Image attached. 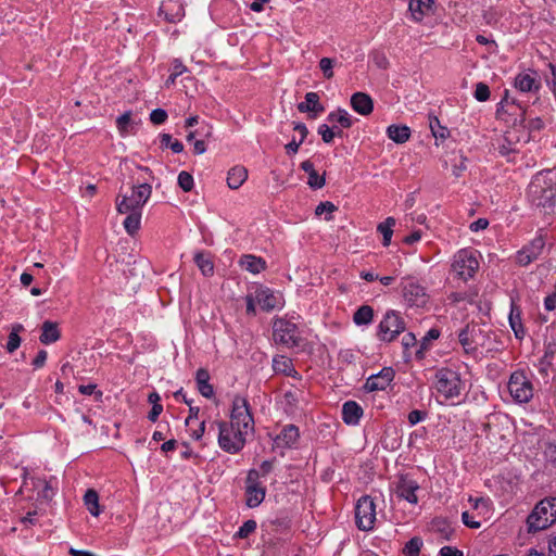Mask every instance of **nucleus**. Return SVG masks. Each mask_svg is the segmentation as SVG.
I'll return each instance as SVG.
<instances>
[{
  "instance_id": "20e7f679",
  "label": "nucleus",
  "mask_w": 556,
  "mask_h": 556,
  "mask_svg": "<svg viewBox=\"0 0 556 556\" xmlns=\"http://www.w3.org/2000/svg\"><path fill=\"white\" fill-rule=\"evenodd\" d=\"M152 193V187L148 182H140L132 186L130 194L118 195L116 199V210L119 214H126L129 211H142Z\"/></svg>"
},
{
  "instance_id": "f3484780",
  "label": "nucleus",
  "mask_w": 556,
  "mask_h": 556,
  "mask_svg": "<svg viewBox=\"0 0 556 556\" xmlns=\"http://www.w3.org/2000/svg\"><path fill=\"white\" fill-rule=\"evenodd\" d=\"M394 376L395 372L391 367H384L378 374L368 377L364 388L369 392L383 391L391 384Z\"/></svg>"
},
{
  "instance_id": "a878e982",
  "label": "nucleus",
  "mask_w": 556,
  "mask_h": 556,
  "mask_svg": "<svg viewBox=\"0 0 556 556\" xmlns=\"http://www.w3.org/2000/svg\"><path fill=\"white\" fill-rule=\"evenodd\" d=\"M61 338V332L56 323L51 320L43 321L39 340L42 344H51Z\"/></svg>"
},
{
  "instance_id": "393cba45",
  "label": "nucleus",
  "mask_w": 556,
  "mask_h": 556,
  "mask_svg": "<svg viewBox=\"0 0 556 556\" xmlns=\"http://www.w3.org/2000/svg\"><path fill=\"white\" fill-rule=\"evenodd\" d=\"M362 406L355 401H348L342 406V420L350 426L358 425L363 416Z\"/></svg>"
},
{
  "instance_id": "4be33fe9",
  "label": "nucleus",
  "mask_w": 556,
  "mask_h": 556,
  "mask_svg": "<svg viewBox=\"0 0 556 556\" xmlns=\"http://www.w3.org/2000/svg\"><path fill=\"white\" fill-rule=\"evenodd\" d=\"M298 110L301 113H312V117H317L325 111V106L320 103V98L317 92H307L305 101L298 104Z\"/></svg>"
},
{
  "instance_id": "aec40b11",
  "label": "nucleus",
  "mask_w": 556,
  "mask_h": 556,
  "mask_svg": "<svg viewBox=\"0 0 556 556\" xmlns=\"http://www.w3.org/2000/svg\"><path fill=\"white\" fill-rule=\"evenodd\" d=\"M408 12L414 22L420 23L426 16L433 14L434 0H409Z\"/></svg>"
},
{
  "instance_id": "13d9d810",
  "label": "nucleus",
  "mask_w": 556,
  "mask_h": 556,
  "mask_svg": "<svg viewBox=\"0 0 556 556\" xmlns=\"http://www.w3.org/2000/svg\"><path fill=\"white\" fill-rule=\"evenodd\" d=\"M462 520L465 526L471 529H478L481 526V523L479 521H476L475 518L468 511H464L462 514Z\"/></svg>"
},
{
  "instance_id": "f257e3e1",
  "label": "nucleus",
  "mask_w": 556,
  "mask_h": 556,
  "mask_svg": "<svg viewBox=\"0 0 556 556\" xmlns=\"http://www.w3.org/2000/svg\"><path fill=\"white\" fill-rule=\"evenodd\" d=\"M458 340L466 354H473L478 348L492 350L495 333L478 324H467L458 333Z\"/></svg>"
},
{
  "instance_id": "dca6fc26",
  "label": "nucleus",
  "mask_w": 556,
  "mask_h": 556,
  "mask_svg": "<svg viewBox=\"0 0 556 556\" xmlns=\"http://www.w3.org/2000/svg\"><path fill=\"white\" fill-rule=\"evenodd\" d=\"M418 490L419 484L416 480L405 475L399 477L395 488L397 497L415 505L418 503V496L416 494Z\"/></svg>"
},
{
  "instance_id": "de8ad7c7",
  "label": "nucleus",
  "mask_w": 556,
  "mask_h": 556,
  "mask_svg": "<svg viewBox=\"0 0 556 556\" xmlns=\"http://www.w3.org/2000/svg\"><path fill=\"white\" fill-rule=\"evenodd\" d=\"M334 211H337V206L333 203L326 201V202H320L316 206L315 214L317 216H320L324 213H328L329 215L326 216V220H331L332 219L331 213H333Z\"/></svg>"
},
{
  "instance_id": "cd10ccee",
  "label": "nucleus",
  "mask_w": 556,
  "mask_h": 556,
  "mask_svg": "<svg viewBox=\"0 0 556 556\" xmlns=\"http://www.w3.org/2000/svg\"><path fill=\"white\" fill-rule=\"evenodd\" d=\"M508 320L515 337L519 340H522L525 338L526 330L521 321V309L519 306L511 304Z\"/></svg>"
},
{
  "instance_id": "1a4fd4ad",
  "label": "nucleus",
  "mask_w": 556,
  "mask_h": 556,
  "mask_svg": "<svg viewBox=\"0 0 556 556\" xmlns=\"http://www.w3.org/2000/svg\"><path fill=\"white\" fill-rule=\"evenodd\" d=\"M273 336L276 343L287 348L300 346L301 337L298 326L285 318H277L273 324Z\"/></svg>"
},
{
  "instance_id": "4d7b16f0",
  "label": "nucleus",
  "mask_w": 556,
  "mask_h": 556,
  "mask_svg": "<svg viewBox=\"0 0 556 556\" xmlns=\"http://www.w3.org/2000/svg\"><path fill=\"white\" fill-rule=\"evenodd\" d=\"M274 463H275V459L262 462V464L260 465V469L257 470V473H260V479L262 477H266L267 475H269L273 471Z\"/></svg>"
},
{
  "instance_id": "4c0bfd02",
  "label": "nucleus",
  "mask_w": 556,
  "mask_h": 556,
  "mask_svg": "<svg viewBox=\"0 0 556 556\" xmlns=\"http://www.w3.org/2000/svg\"><path fill=\"white\" fill-rule=\"evenodd\" d=\"M374 319V309L369 305H362L353 315L357 326L369 325Z\"/></svg>"
},
{
  "instance_id": "ddd939ff",
  "label": "nucleus",
  "mask_w": 556,
  "mask_h": 556,
  "mask_svg": "<svg viewBox=\"0 0 556 556\" xmlns=\"http://www.w3.org/2000/svg\"><path fill=\"white\" fill-rule=\"evenodd\" d=\"M266 495V488L260 480L257 469H250L245 478V504L250 508L261 505Z\"/></svg>"
},
{
  "instance_id": "603ef678",
  "label": "nucleus",
  "mask_w": 556,
  "mask_h": 556,
  "mask_svg": "<svg viewBox=\"0 0 556 556\" xmlns=\"http://www.w3.org/2000/svg\"><path fill=\"white\" fill-rule=\"evenodd\" d=\"M167 119V113L163 109H155L150 113V121L155 125H161Z\"/></svg>"
},
{
  "instance_id": "c9c22d12",
  "label": "nucleus",
  "mask_w": 556,
  "mask_h": 556,
  "mask_svg": "<svg viewBox=\"0 0 556 556\" xmlns=\"http://www.w3.org/2000/svg\"><path fill=\"white\" fill-rule=\"evenodd\" d=\"M84 504L92 516L98 517L100 515L99 495L96 490L88 489L86 491L84 495Z\"/></svg>"
},
{
  "instance_id": "39448f33",
  "label": "nucleus",
  "mask_w": 556,
  "mask_h": 556,
  "mask_svg": "<svg viewBox=\"0 0 556 556\" xmlns=\"http://www.w3.org/2000/svg\"><path fill=\"white\" fill-rule=\"evenodd\" d=\"M218 426V445L219 447L229 454H237L241 452L247 444L248 433L236 429L230 426L228 421H217Z\"/></svg>"
},
{
  "instance_id": "c03bdc74",
  "label": "nucleus",
  "mask_w": 556,
  "mask_h": 556,
  "mask_svg": "<svg viewBox=\"0 0 556 556\" xmlns=\"http://www.w3.org/2000/svg\"><path fill=\"white\" fill-rule=\"evenodd\" d=\"M256 521L253 519H249L243 522V525L236 532V536L239 539H247L250 534H252L256 530Z\"/></svg>"
},
{
  "instance_id": "bf43d9fd",
  "label": "nucleus",
  "mask_w": 556,
  "mask_h": 556,
  "mask_svg": "<svg viewBox=\"0 0 556 556\" xmlns=\"http://www.w3.org/2000/svg\"><path fill=\"white\" fill-rule=\"evenodd\" d=\"M508 104H516V100L514 98L509 97L508 90H505L504 97L502 98L501 102L497 104L496 114L500 115L502 111L504 110L505 105Z\"/></svg>"
},
{
  "instance_id": "6ab92c4d",
  "label": "nucleus",
  "mask_w": 556,
  "mask_h": 556,
  "mask_svg": "<svg viewBox=\"0 0 556 556\" xmlns=\"http://www.w3.org/2000/svg\"><path fill=\"white\" fill-rule=\"evenodd\" d=\"M256 303L265 312H270L281 305V296L266 287H258L255 290Z\"/></svg>"
},
{
  "instance_id": "f8f14e48",
  "label": "nucleus",
  "mask_w": 556,
  "mask_h": 556,
  "mask_svg": "<svg viewBox=\"0 0 556 556\" xmlns=\"http://www.w3.org/2000/svg\"><path fill=\"white\" fill-rule=\"evenodd\" d=\"M376 521V505L374 500L368 496H362L355 507V522L359 530L370 531Z\"/></svg>"
},
{
  "instance_id": "6e6d98bb",
  "label": "nucleus",
  "mask_w": 556,
  "mask_h": 556,
  "mask_svg": "<svg viewBox=\"0 0 556 556\" xmlns=\"http://www.w3.org/2000/svg\"><path fill=\"white\" fill-rule=\"evenodd\" d=\"M440 337V330L437 328H431L428 330V332L425 334L421 341V349H428L429 342L432 340H437Z\"/></svg>"
},
{
  "instance_id": "680f3d73",
  "label": "nucleus",
  "mask_w": 556,
  "mask_h": 556,
  "mask_svg": "<svg viewBox=\"0 0 556 556\" xmlns=\"http://www.w3.org/2000/svg\"><path fill=\"white\" fill-rule=\"evenodd\" d=\"M255 293L254 294H248L245 296V303H247V314L248 315H255L256 308H255Z\"/></svg>"
},
{
  "instance_id": "f704fd0d",
  "label": "nucleus",
  "mask_w": 556,
  "mask_h": 556,
  "mask_svg": "<svg viewBox=\"0 0 556 556\" xmlns=\"http://www.w3.org/2000/svg\"><path fill=\"white\" fill-rule=\"evenodd\" d=\"M123 225L128 235L134 236L140 228L142 211H129Z\"/></svg>"
},
{
  "instance_id": "8fccbe9b",
  "label": "nucleus",
  "mask_w": 556,
  "mask_h": 556,
  "mask_svg": "<svg viewBox=\"0 0 556 556\" xmlns=\"http://www.w3.org/2000/svg\"><path fill=\"white\" fill-rule=\"evenodd\" d=\"M333 65L334 60L330 58H321L319 61V67L324 74V77L330 79L333 77Z\"/></svg>"
},
{
  "instance_id": "ea45409f",
  "label": "nucleus",
  "mask_w": 556,
  "mask_h": 556,
  "mask_svg": "<svg viewBox=\"0 0 556 556\" xmlns=\"http://www.w3.org/2000/svg\"><path fill=\"white\" fill-rule=\"evenodd\" d=\"M432 528L441 534L443 540H452L454 530L445 519L437 518L432 521Z\"/></svg>"
},
{
  "instance_id": "7c9ffc66",
  "label": "nucleus",
  "mask_w": 556,
  "mask_h": 556,
  "mask_svg": "<svg viewBox=\"0 0 556 556\" xmlns=\"http://www.w3.org/2000/svg\"><path fill=\"white\" fill-rule=\"evenodd\" d=\"M387 136L395 143H404L410 137V129L405 125H390L387 128Z\"/></svg>"
},
{
  "instance_id": "f03ea898",
  "label": "nucleus",
  "mask_w": 556,
  "mask_h": 556,
  "mask_svg": "<svg viewBox=\"0 0 556 556\" xmlns=\"http://www.w3.org/2000/svg\"><path fill=\"white\" fill-rule=\"evenodd\" d=\"M556 521V497L541 500L527 518L529 532L547 529Z\"/></svg>"
},
{
  "instance_id": "49530a36",
  "label": "nucleus",
  "mask_w": 556,
  "mask_h": 556,
  "mask_svg": "<svg viewBox=\"0 0 556 556\" xmlns=\"http://www.w3.org/2000/svg\"><path fill=\"white\" fill-rule=\"evenodd\" d=\"M318 134L325 143H331L336 137V127H329L327 124H321L318 127Z\"/></svg>"
},
{
  "instance_id": "5701e85b",
  "label": "nucleus",
  "mask_w": 556,
  "mask_h": 556,
  "mask_svg": "<svg viewBox=\"0 0 556 556\" xmlns=\"http://www.w3.org/2000/svg\"><path fill=\"white\" fill-rule=\"evenodd\" d=\"M352 109L364 116L369 115L374 111V101L371 97L365 92H355L351 97Z\"/></svg>"
},
{
  "instance_id": "0eeeda50",
  "label": "nucleus",
  "mask_w": 556,
  "mask_h": 556,
  "mask_svg": "<svg viewBox=\"0 0 556 556\" xmlns=\"http://www.w3.org/2000/svg\"><path fill=\"white\" fill-rule=\"evenodd\" d=\"M477 252L471 249H462L455 253L452 262V273L463 281L472 278L479 268Z\"/></svg>"
},
{
  "instance_id": "a19ab883",
  "label": "nucleus",
  "mask_w": 556,
  "mask_h": 556,
  "mask_svg": "<svg viewBox=\"0 0 556 556\" xmlns=\"http://www.w3.org/2000/svg\"><path fill=\"white\" fill-rule=\"evenodd\" d=\"M266 527L271 532L283 533L290 529L291 520L288 517H277L269 520Z\"/></svg>"
},
{
  "instance_id": "b1692460",
  "label": "nucleus",
  "mask_w": 556,
  "mask_h": 556,
  "mask_svg": "<svg viewBox=\"0 0 556 556\" xmlns=\"http://www.w3.org/2000/svg\"><path fill=\"white\" fill-rule=\"evenodd\" d=\"M238 264L242 269L253 275L264 271L267 267L266 261L263 257L253 254H243Z\"/></svg>"
},
{
  "instance_id": "72a5a7b5",
  "label": "nucleus",
  "mask_w": 556,
  "mask_h": 556,
  "mask_svg": "<svg viewBox=\"0 0 556 556\" xmlns=\"http://www.w3.org/2000/svg\"><path fill=\"white\" fill-rule=\"evenodd\" d=\"M327 121L338 123L343 128H350L353 125L352 116L344 109H338L328 114Z\"/></svg>"
},
{
  "instance_id": "2f4dec72",
  "label": "nucleus",
  "mask_w": 556,
  "mask_h": 556,
  "mask_svg": "<svg viewBox=\"0 0 556 556\" xmlns=\"http://www.w3.org/2000/svg\"><path fill=\"white\" fill-rule=\"evenodd\" d=\"M193 260L204 276L208 277L214 274V263H213L212 258L210 257L208 253L197 252L194 254Z\"/></svg>"
},
{
  "instance_id": "e433bc0d",
  "label": "nucleus",
  "mask_w": 556,
  "mask_h": 556,
  "mask_svg": "<svg viewBox=\"0 0 556 556\" xmlns=\"http://www.w3.org/2000/svg\"><path fill=\"white\" fill-rule=\"evenodd\" d=\"M396 220L394 217H387L384 222L380 223L377 226V231L380 232L383 237L382 244L383 247H389L391 243L393 227L395 226Z\"/></svg>"
},
{
  "instance_id": "423d86ee",
  "label": "nucleus",
  "mask_w": 556,
  "mask_h": 556,
  "mask_svg": "<svg viewBox=\"0 0 556 556\" xmlns=\"http://www.w3.org/2000/svg\"><path fill=\"white\" fill-rule=\"evenodd\" d=\"M228 424L243 433H253L254 419L251 413L249 402L241 395H236L232 400L230 421Z\"/></svg>"
},
{
  "instance_id": "c756f323",
  "label": "nucleus",
  "mask_w": 556,
  "mask_h": 556,
  "mask_svg": "<svg viewBox=\"0 0 556 556\" xmlns=\"http://www.w3.org/2000/svg\"><path fill=\"white\" fill-rule=\"evenodd\" d=\"M33 485L35 489H38L37 498L46 502H50L54 494L55 488L52 485L51 481H47L43 479H36L33 481Z\"/></svg>"
},
{
  "instance_id": "412c9836",
  "label": "nucleus",
  "mask_w": 556,
  "mask_h": 556,
  "mask_svg": "<svg viewBox=\"0 0 556 556\" xmlns=\"http://www.w3.org/2000/svg\"><path fill=\"white\" fill-rule=\"evenodd\" d=\"M300 439L299 428L294 425H287L274 439V444L278 448H292Z\"/></svg>"
},
{
  "instance_id": "774afa93",
  "label": "nucleus",
  "mask_w": 556,
  "mask_h": 556,
  "mask_svg": "<svg viewBox=\"0 0 556 556\" xmlns=\"http://www.w3.org/2000/svg\"><path fill=\"white\" fill-rule=\"evenodd\" d=\"M544 306L547 311H553L556 308V285L555 291L545 298Z\"/></svg>"
},
{
  "instance_id": "58836bf2",
  "label": "nucleus",
  "mask_w": 556,
  "mask_h": 556,
  "mask_svg": "<svg viewBox=\"0 0 556 556\" xmlns=\"http://www.w3.org/2000/svg\"><path fill=\"white\" fill-rule=\"evenodd\" d=\"M24 330L23 325L15 324L12 326V331L9 334L7 342V350L9 353H13L21 345V337L18 333Z\"/></svg>"
},
{
  "instance_id": "0e129e2a",
  "label": "nucleus",
  "mask_w": 556,
  "mask_h": 556,
  "mask_svg": "<svg viewBox=\"0 0 556 556\" xmlns=\"http://www.w3.org/2000/svg\"><path fill=\"white\" fill-rule=\"evenodd\" d=\"M545 124L540 117L531 118L528 124L530 131H540L544 128Z\"/></svg>"
},
{
  "instance_id": "c85d7f7f",
  "label": "nucleus",
  "mask_w": 556,
  "mask_h": 556,
  "mask_svg": "<svg viewBox=\"0 0 556 556\" xmlns=\"http://www.w3.org/2000/svg\"><path fill=\"white\" fill-rule=\"evenodd\" d=\"M248 178V170L243 166H235L228 172L227 185L230 189H238Z\"/></svg>"
},
{
  "instance_id": "9b49d317",
  "label": "nucleus",
  "mask_w": 556,
  "mask_h": 556,
  "mask_svg": "<svg viewBox=\"0 0 556 556\" xmlns=\"http://www.w3.org/2000/svg\"><path fill=\"white\" fill-rule=\"evenodd\" d=\"M530 193L538 206L552 207L556 195V188L552 181H546L545 176L539 174L530 184Z\"/></svg>"
},
{
  "instance_id": "09e8293b",
  "label": "nucleus",
  "mask_w": 556,
  "mask_h": 556,
  "mask_svg": "<svg viewBox=\"0 0 556 556\" xmlns=\"http://www.w3.org/2000/svg\"><path fill=\"white\" fill-rule=\"evenodd\" d=\"M490 88L484 83H478L475 89V99L479 102H484L490 99Z\"/></svg>"
},
{
  "instance_id": "7ed1b4c3",
  "label": "nucleus",
  "mask_w": 556,
  "mask_h": 556,
  "mask_svg": "<svg viewBox=\"0 0 556 556\" xmlns=\"http://www.w3.org/2000/svg\"><path fill=\"white\" fill-rule=\"evenodd\" d=\"M433 387L445 400H453L460 395L464 383L456 370L442 367L435 370Z\"/></svg>"
},
{
  "instance_id": "e2e57ef3",
  "label": "nucleus",
  "mask_w": 556,
  "mask_h": 556,
  "mask_svg": "<svg viewBox=\"0 0 556 556\" xmlns=\"http://www.w3.org/2000/svg\"><path fill=\"white\" fill-rule=\"evenodd\" d=\"M48 353L45 350H40L37 356L33 361V365L35 368H41L46 364Z\"/></svg>"
},
{
  "instance_id": "6e6552de",
  "label": "nucleus",
  "mask_w": 556,
  "mask_h": 556,
  "mask_svg": "<svg viewBox=\"0 0 556 556\" xmlns=\"http://www.w3.org/2000/svg\"><path fill=\"white\" fill-rule=\"evenodd\" d=\"M405 321L396 311H388L378 325L377 337L380 341L392 342L399 334L404 332Z\"/></svg>"
},
{
  "instance_id": "5fc2aeb1",
  "label": "nucleus",
  "mask_w": 556,
  "mask_h": 556,
  "mask_svg": "<svg viewBox=\"0 0 556 556\" xmlns=\"http://www.w3.org/2000/svg\"><path fill=\"white\" fill-rule=\"evenodd\" d=\"M434 123H435L438 129L433 125V122H430V127H431V131H432L433 136L435 138H441V139L446 138V136L448 134L447 129L440 125V122H439V119L437 117H434Z\"/></svg>"
},
{
  "instance_id": "052dcab7",
  "label": "nucleus",
  "mask_w": 556,
  "mask_h": 556,
  "mask_svg": "<svg viewBox=\"0 0 556 556\" xmlns=\"http://www.w3.org/2000/svg\"><path fill=\"white\" fill-rule=\"evenodd\" d=\"M440 556H464L463 552L453 546H443L440 549Z\"/></svg>"
},
{
  "instance_id": "864d4df0",
  "label": "nucleus",
  "mask_w": 556,
  "mask_h": 556,
  "mask_svg": "<svg viewBox=\"0 0 556 556\" xmlns=\"http://www.w3.org/2000/svg\"><path fill=\"white\" fill-rule=\"evenodd\" d=\"M426 417H427V413L425 410L414 409V410L409 412L407 419L412 426H415L418 422L425 420Z\"/></svg>"
},
{
  "instance_id": "a211bd4d",
  "label": "nucleus",
  "mask_w": 556,
  "mask_h": 556,
  "mask_svg": "<svg viewBox=\"0 0 556 556\" xmlns=\"http://www.w3.org/2000/svg\"><path fill=\"white\" fill-rule=\"evenodd\" d=\"M514 87L523 93H538L541 81L535 71L521 72L515 77Z\"/></svg>"
},
{
  "instance_id": "2eb2a0df",
  "label": "nucleus",
  "mask_w": 556,
  "mask_h": 556,
  "mask_svg": "<svg viewBox=\"0 0 556 556\" xmlns=\"http://www.w3.org/2000/svg\"><path fill=\"white\" fill-rule=\"evenodd\" d=\"M545 239L542 235H538L528 244H526L516 254V263L520 266H528L535 261L543 252Z\"/></svg>"
},
{
  "instance_id": "3c124183",
  "label": "nucleus",
  "mask_w": 556,
  "mask_h": 556,
  "mask_svg": "<svg viewBox=\"0 0 556 556\" xmlns=\"http://www.w3.org/2000/svg\"><path fill=\"white\" fill-rule=\"evenodd\" d=\"M326 184L325 176H320L316 170L308 174L307 185L313 189H321Z\"/></svg>"
},
{
  "instance_id": "37998d69",
  "label": "nucleus",
  "mask_w": 556,
  "mask_h": 556,
  "mask_svg": "<svg viewBox=\"0 0 556 556\" xmlns=\"http://www.w3.org/2000/svg\"><path fill=\"white\" fill-rule=\"evenodd\" d=\"M131 124V113L125 112L116 119V127L122 136L128 134Z\"/></svg>"
},
{
  "instance_id": "9d476101",
  "label": "nucleus",
  "mask_w": 556,
  "mask_h": 556,
  "mask_svg": "<svg viewBox=\"0 0 556 556\" xmlns=\"http://www.w3.org/2000/svg\"><path fill=\"white\" fill-rule=\"evenodd\" d=\"M507 388L516 403H528L533 397L532 382L522 370H516L510 375Z\"/></svg>"
},
{
  "instance_id": "473e14b6",
  "label": "nucleus",
  "mask_w": 556,
  "mask_h": 556,
  "mask_svg": "<svg viewBox=\"0 0 556 556\" xmlns=\"http://www.w3.org/2000/svg\"><path fill=\"white\" fill-rule=\"evenodd\" d=\"M273 368L276 372H282L286 376H292L294 378H300L299 372L294 369L291 359L280 356L278 358H274Z\"/></svg>"
},
{
  "instance_id": "a18cd8bd",
  "label": "nucleus",
  "mask_w": 556,
  "mask_h": 556,
  "mask_svg": "<svg viewBox=\"0 0 556 556\" xmlns=\"http://www.w3.org/2000/svg\"><path fill=\"white\" fill-rule=\"evenodd\" d=\"M178 186L185 191L189 192L194 186L193 177L188 172H180L178 175Z\"/></svg>"
},
{
  "instance_id": "79ce46f5",
  "label": "nucleus",
  "mask_w": 556,
  "mask_h": 556,
  "mask_svg": "<svg viewBox=\"0 0 556 556\" xmlns=\"http://www.w3.org/2000/svg\"><path fill=\"white\" fill-rule=\"evenodd\" d=\"M422 541L418 536L412 538L404 546L403 554L405 556H419Z\"/></svg>"
},
{
  "instance_id": "338daca9",
  "label": "nucleus",
  "mask_w": 556,
  "mask_h": 556,
  "mask_svg": "<svg viewBox=\"0 0 556 556\" xmlns=\"http://www.w3.org/2000/svg\"><path fill=\"white\" fill-rule=\"evenodd\" d=\"M162 412H163V406L160 403H154V405L152 406V408L148 415L149 420H151L152 422H155Z\"/></svg>"
},
{
  "instance_id": "69168bd1",
  "label": "nucleus",
  "mask_w": 556,
  "mask_h": 556,
  "mask_svg": "<svg viewBox=\"0 0 556 556\" xmlns=\"http://www.w3.org/2000/svg\"><path fill=\"white\" fill-rule=\"evenodd\" d=\"M187 72V67L182 64L180 60H174L172 64V73H174V77H178Z\"/></svg>"
},
{
  "instance_id": "4468645a",
  "label": "nucleus",
  "mask_w": 556,
  "mask_h": 556,
  "mask_svg": "<svg viewBox=\"0 0 556 556\" xmlns=\"http://www.w3.org/2000/svg\"><path fill=\"white\" fill-rule=\"evenodd\" d=\"M401 289L405 301L412 306L421 307L428 302L426 288L414 278H403Z\"/></svg>"
},
{
  "instance_id": "bb28decb",
  "label": "nucleus",
  "mask_w": 556,
  "mask_h": 556,
  "mask_svg": "<svg viewBox=\"0 0 556 556\" xmlns=\"http://www.w3.org/2000/svg\"><path fill=\"white\" fill-rule=\"evenodd\" d=\"M195 381L199 392L206 399L214 395V388L210 383V374L204 368H199L195 374Z\"/></svg>"
}]
</instances>
